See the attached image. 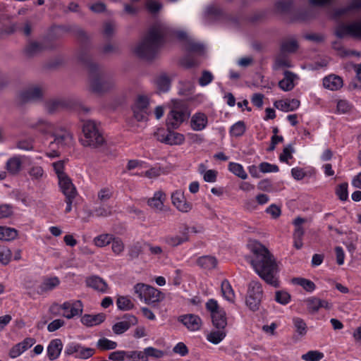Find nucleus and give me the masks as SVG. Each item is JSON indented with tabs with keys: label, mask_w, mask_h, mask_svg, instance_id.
<instances>
[{
	"label": "nucleus",
	"mask_w": 361,
	"mask_h": 361,
	"mask_svg": "<svg viewBox=\"0 0 361 361\" xmlns=\"http://www.w3.org/2000/svg\"><path fill=\"white\" fill-rule=\"evenodd\" d=\"M172 36L184 41L185 44L187 39H190L183 31L173 32L165 25L158 23L149 28L143 39L135 48V52L140 58L152 59L159 47Z\"/></svg>",
	"instance_id": "nucleus-1"
},
{
	"label": "nucleus",
	"mask_w": 361,
	"mask_h": 361,
	"mask_svg": "<svg viewBox=\"0 0 361 361\" xmlns=\"http://www.w3.org/2000/svg\"><path fill=\"white\" fill-rule=\"evenodd\" d=\"M250 249L253 257L249 261L255 272L268 284L278 287L277 265L269 251L257 242L252 243Z\"/></svg>",
	"instance_id": "nucleus-2"
},
{
	"label": "nucleus",
	"mask_w": 361,
	"mask_h": 361,
	"mask_svg": "<svg viewBox=\"0 0 361 361\" xmlns=\"http://www.w3.org/2000/svg\"><path fill=\"white\" fill-rule=\"evenodd\" d=\"M78 59L85 66L90 73V90L97 94H103L113 90L115 82L107 77L101 68L92 61V57L85 51L78 54Z\"/></svg>",
	"instance_id": "nucleus-3"
},
{
	"label": "nucleus",
	"mask_w": 361,
	"mask_h": 361,
	"mask_svg": "<svg viewBox=\"0 0 361 361\" xmlns=\"http://www.w3.org/2000/svg\"><path fill=\"white\" fill-rule=\"evenodd\" d=\"M190 116L188 105L183 101L173 100L171 111L167 115L166 126L171 133L177 129Z\"/></svg>",
	"instance_id": "nucleus-4"
},
{
	"label": "nucleus",
	"mask_w": 361,
	"mask_h": 361,
	"mask_svg": "<svg viewBox=\"0 0 361 361\" xmlns=\"http://www.w3.org/2000/svg\"><path fill=\"white\" fill-rule=\"evenodd\" d=\"M133 289L140 300L148 305L159 302L164 298V295L161 291L145 283H137L134 286Z\"/></svg>",
	"instance_id": "nucleus-5"
},
{
	"label": "nucleus",
	"mask_w": 361,
	"mask_h": 361,
	"mask_svg": "<svg viewBox=\"0 0 361 361\" xmlns=\"http://www.w3.org/2000/svg\"><path fill=\"white\" fill-rule=\"evenodd\" d=\"M334 35L339 39L351 37L361 40V20L349 23H340L336 27Z\"/></svg>",
	"instance_id": "nucleus-6"
},
{
	"label": "nucleus",
	"mask_w": 361,
	"mask_h": 361,
	"mask_svg": "<svg viewBox=\"0 0 361 361\" xmlns=\"http://www.w3.org/2000/svg\"><path fill=\"white\" fill-rule=\"evenodd\" d=\"M262 295L263 292L261 284L257 281L250 282L245 300L246 305L250 310L256 311L259 310Z\"/></svg>",
	"instance_id": "nucleus-7"
},
{
	"label": "nucleus",
	"mask_w": 361,
	"mask_h": 361,
	"mask_svg": "<svg viewBox=\"0 0 361 361\" xmlns=\"http://www.w3.org/2000/svg\"><path fill=\"white\" fill-rule=\"evenodd\" d=\"M59 309L63 311L62 315L70 319L82 313V304L80 300L66 301L61 305H53L50 307V311L54 313Z\"/></svg>",
	"instance_id": "nucleus-8"
},
{
	"label": "nucleus",
	"mask_w": 361,
	"mask_h": 361,
	"mask_svg": "<svg viewBox=\"0 0 361 361\" xmlns=\"http://www.w3.org/2000/svg\"><path fill=\"white\" fill-rule=\"evenodd\" d=\"M95 350L92 348L85 347L78 343H68L64 353L67 355H72L76 359H87L92 357Z\"/></svg>",
	"instance_id": "nucleus-9"
},
{
	"label": "nucleus",
	"mask_w": 361,
	"mask_h": 361,
	"mask_svg": "<svg viewBox=\"0 0 361 361\" xmlns=\"http://www.w3.org/2000/svg\"><path fill=\"white\" fill-rule=\"evenodd\" d=\"M44 89L40 85H31L22 90L18 94V100L21 104L35 102L42 98Z\"/></svg>",
	"instance_id": "nucleus-10"
},
{
	"label": "nucleus",
	"mask_w": 361,
	"mask_h": 361,
	"mask_svg": "<svg viewBox=\"0 0 361 361\" xmlns=\"http://www.w3.org/2000/svg\"><path fill=\"white\" fill-rule=\"evenodd\" d=\"M33 128H35L39 133L48 134L49 135H64L66 133L72 134L63 126H56L44 121H39Z\"/></svg>",
	"instance_id": "nucleus-11"
},
{
	"label": "nucleus",
	"mask_w": 361,
	"mask_h": 361,
	"mask_svg": "<svg viewBox=\"0 0 361 361\" xmlns=\"http://www.w3.org/2000/svg\"><path fill=\"white\" fill-rule=\"evenodd\" d=\"M72 104L73 102L70 99L56 98L47 101L44 104V106L46 111L49 114H52L61 109L69 108Z\"/></svg>",
	"instance_id": "nucleus-12"
},
{
	"label": "nucleus",
	"mask_w": 361,
	"mask_h": 361,
	"mask_svg": "<svg viewBox=\"0 0 361 361\" xmlns=\"http://www.w3.org/2000/svg\"><path fill=\"white\" fill-rule=\"evenodd\" d=\"M166 195L161 190L154 192L152 197L147 200L148 206L157 213H161L166 210L164 201Z\"/></svg>",
	"instance_id": "nucleus-13"
},
{
	"label": "nucleus",
	"mask_w": 361,
	"mask_h": 361,
	"mask_svg": "<svg viewBox=\"0 0 361 361\" xmlns=\"http://www.w3.org/2000/svg\"><path fill=\"white\" fill-rule=\"evenodd\" d=\"M173 204L180 212H188L191 210L192 204L188 202L184 193L181 190H176L171 194Z\"/></svg>",
	"instance_id": "nucleus-14"
},
{
	"label": "nucleus",
	"mask_w": 361,
	"mask_h": 361,
	"mask_svg": "<svg viewBox=\"0 0 361 361\" xmlns=\"http://www.w3.org/2000/svg\"><path fill=\"white\" fill-rule=\"evenodd\" d=\"M305 303L310 313L317 312L320 308L330 309L331 305L326 301L316 297H310L305 300Z\"/></svg>",
	"instance_id": "nucleus-15"
},
{
	"label": "nucleus",
	"mask_w": 361,
	"mask_h": 361,
	"mask_svg": "<svg viewBox=\"0 0 361 361\" xmlns=\"http://www.w3.org/2000/svg\"><path fill=\"white\" fill-rule=\"evenodd\" d=\"M59 185L65 197L77 196L78 192L76 188L68 176L59 179Z\"/></svg>",
	"instance_id": "nucleus-16"
},
{
	"label": "nucleus",
	"mask_w": 361,
	"mask_h": 361,
	"mask_svg": "<svg viewBox=\"0 0 361 361\" xmlns=\"http://www.w3.org/2000/svg\"><path fill=\"white\" fill-rule=\"evenodd\" d=\"M180 321L190 331L199 330L202 325L201 319L195 314L181 316Z\"/></svg>",
	"instance_id": "nucleus-17"
},
{
	"label": "nucleus",
	"mask_w": 361,
	"mask_h": 361,
	"mask_svg": "<svg viewBox=\"0 0 361 361\" xmlns=\"http://www.w3.org/2000/svg\"><path fill=\"white\" fill-rule=\"evenodd\" d=\"M86 284L88 287L101 293H106L108 285L106 282L99 276H92L86 279Z\"/></svg>",
	"instance_id": "nucleus-18"
},
{
	"label": "nucleus",
	"mask_w": 361,
	"mask_h": 361,
	"mask_svg": "<svg viewBox=\"0 0 361 361\" xmlns=\"http://www.w3.org/2000/svg\"><path fill=\"white\" fill-rule=\"evenodd\" d=\"M79 142L86 147L101 148L105 144L104 137H80Z\"/></svg>",
	"instance_id": "nucleus-19"
},
{
	"label": "nucleus",
	"mask_w": 361,
	"mask_h": 361,
	"mask_svg": "<svg viewBox=\"0 0 361 361\" xmlns=\"http://www.w3.org/2000/svg\"><path fill=\"white\" fill-rule=\"evenodd\" d=\"M188 228L181 235H167L164 238V242L171 247H176L189 240Z\"/></svg>",
	"instance_id": "nucleus-20"
},
{
	"label": "nucleus",
	"mask_w": 361,
	"mask_h": 361,
	"mask_svg": "<svg viewBox=\"0 0 361 361\" xmlns=\"http://www.w3.org/2000/svg\"><path fill=\"white\" fill-rule=\"evenodd\" d=\"M207 124V117L203 113H196L191 118L190 127L194 130H202L206 127Z\"/></svg>",
	"instance_id": "nucleus-21"
},
{
	"label": "nucleus",
	"mask_w": 361,
	"mask_h": 361,
	"mask_svg": "<svg viewBox=\"0 0 361 361\" xmlns=\"http://www.w3.org/2000/svg\"><path fill=\"white\" fill-rule=\"evenodd\" d=\"M63 344L60 339L52 340L47 347V355L51 360L56 359L61 354Z\"/></svg>",
	"instance_id": "nucleus-22"
},
{
	"label": "nucleus",
	"mask_w": 361,
	"mask_h": 361,
	"mask_svg": "<svg viewBox=\"0 0 361 361\" xmlns=\"http://www.w3.org/2000/svg\"><path fill=\"white\" fill-rule=\"evenodd\" d=\"M82 128L84 135H102L103 133L100 126L93 121H85Z\"/></svg>",
	"instance_id": "nucleus-23"
},
{
	"label": "nucleus",
	"mask_w": 361,
	"mask_h": 361,
	"mask_svg": "<svg viewBox=\"0 0 361 361\" xmlns=\"http://www.w3.org/2000/svg\"><path fill=\"white\" fill-rule=\"evenodd\" d=\"M106 319L103 313L97 314H85L81 318V322L87 326H93L102 323Z\"/></svg>",
	"instance_id": "nucleus-24"
},
{
	"label": "nucleus",
	"mask_w": 361,
	"mask_h": 361,
	"mask_svg": "<svg viewBox=\"0 0 361 361\" xmlns=\"http://www.w3.org/2000/svg\"><path fill=\"white\" fill-rule=\"evenodd\" d=\"M300 106V101L293 99L288 101L279 100L274 102V106L283 111H292L297 109Z\"/></svg>",
	"instance_id": "nucleus-25"
},
{
	"label": "nucleus",
	"mask_w": 361,
	"mask_h": 361,
	"mask_svg": "<svg viewBox=\"0 0 361 361\" xmlns=\"http://www.w3.org/2000/svg\"><path fill=\"white\" fill-rule=\"evenodd\" d=\"M323 85L331 90H337L343 85V80L337 75H329L323 80Z\"/></svg>",
	"instance_id": "nucleus-26"
},
{
	"label": "nucleus",
	"mask_w": 361,
	"mask_h": 361,
	"mask_svg": "<svg viewBox=\"0 0 361 361\" xmlns=\"http://www.w3.org/2000/svg\"><path fill=\"white\" fill-rule=\"evenodd\" d=\"M60 284V280L57 276L45 278L40 284L39 289L40 293H46L56 288Z\"/></svg>",
	"instance_id": "nucleus-27"
},
{
	"label": "nucleus",
	"mask_w": 361,
	"mask_h": 361,
	"mask_svg": "<svg viewBox=\"0 0 361 361\" xmlns=\"http://www.w3.org/2000/svg\"><path fill=\"white\" fill-rule=\"evenodd\" d=\"M296 75L288 71L284 72V78L279 82V87L283 91H290L293 89L295 85L293 82Z\"/></svg>",
	"instance_id": "nucleus-28"
},
{
	"label": "nucleus",
	"mask_w": 361,
	"mask_h": 361,
	"mask_svg": "<svg viewBox=\"0 0 361 361\" xmlns=\"http://www.w3.org/2000/svg\"><path fill=\"white\" fill-rule=\"evenodd\" d=\"M44 49L45 47L41 43L32 42L25 47L24 54L27 57L31 58L42 52Z\"/></svg>",
	"instance_id": "nucleus-29"
},
{
	"label": "nucleus",
	"mask_w": 361,
	"mask_h": 361,
	"mask_svg": "<svg viewBox=\"0 0 361 361\" xmlns=\"http://www.w3.org/2000/svg\"><path fill=\"white\" fill-rule=\"evenodd\" d=\"M197 264L204 269H212L217 265V260L214 257L207 255L198 258Z\"/></svg>",
	"instance_id": "nucleus-30"
},
{
	"label": "nucleus",
	"mask_w": 361,
	"mask_h": 361,
	"mask_svg": "<svg viewBox=\"0 0 361 361\" xmlns=\"http://www.w3.org/2000/svg\"><path fill=\"white\" fill-rule=\"evenodd\" d=\"M22 161L20 157H13L6 162V169L11 174H17L21 169Z\"/></svg>",
	"instance_id": "nucleus-31"
},
{
	"label": "nucleus",
	"mask_w": 361,
	"mask_h": 361,
	"mask_svg": "<svg viewBox=\"0 0 361 361\" xmlns=\"http://www.w3.org/2000/svg\"><path fill=\"white\" fill-rule=\"evenodd\" d=\"M212 319L213 325L216 329H225L227 325L226 312L224 310L214 313V314L212 316Z\"/></svg>",
	"instance_id": "nucleus-32"
},
{
	"label": "nucleus",
	"mask_w": 361,
	"mask_h": 361,
	"mask_svg": "<svg viewBox=\"0 0 361 361\" xmlns=\"http://www.w3.org/2000/svg\"><path fill=\"white\" fill-rule=\"evenodd\" d=\"M185 49L189 52L202 55L204 53V46L199 42H195L192 39H187Z\"/></svg>",
	"instance_id": "nucleus-33"
},
{
	"label": "nucleus",
	"mask_w": 361,
	"mask_h": 361,
	"mask_svg": "<svg viewBox=\"0 0 361 361\" xmlns=\"http://www.w3.org/2000/svg\"><path fill=\"white\" fill-rule=\"evenodd\" d=\"M221 293L224 298L230 302H234L235 301V293L227 280H224L221 283Z\"/></svg>",
	"instance_id": "nucleus-34"
},
{
	"label": "nucleus",
	"mask_w": 361,
	"mask_h": 361,
	"mask_svg": "<svg viewBox=\"0 0 361 361\" xmlns=\"http://www.w3.org/2000/svg\"><path fill=\"white\" fill-rule=\"evenodd\" d=\"M114 236L112 234L102 233L93 239V243L98 247H105L111 243L114 240Z\"/></svg>",
	"instance_id": "nucleus-35"
},
{
	"label": "nucleus",
	"mask_w": 361,
	"mask_h": 361,
	"mask_svg": "<svg viewBox=\"0 0 361 361\" xmlns=\"http://www.w3.org/2000/svg\"><path fill=\"white\" fill-rule=\"evenodd\" d=\"M292 282L294 284L302 287L304 290L310 293L313 292L316 288V286L314 282L305 278H294L293 279Z\"/></svg>",
	"instance_id": "nucleus-36"
},
{
	"label": "nucleus",
	"mask_w": 361,
	"mask_h": 361,
	"mask_svg": "<svg viewBox=\"0 0 361 361\" xmlns=\"http://www.w3.org/2000/svg\"><path fill=\"white\" fill-rule=\"evenodd\" d=\"M226 335L225 329H217V330L212 331L207 335V338L209 342L218 344L225 338Z\"/></svg>",
	"instance_id": "nucleus-37"
},
{
	"label": "nucleus",
	"mask_w": 361,
	"mask_h": 361,
	"mask_svg": "<svg viewBox=\"0 0 361 361\" xmlns=\"http://www.w3.org/2000/svg\"><path fill=\"white\" fill-rule=\"evenodd\" d=\"M350 67L353 68L356 73V79L351 81L349 87L350 88L355 89H361V63L360 64H353L350 63L348 65Z\"/></svg>",
	"instance_id": "nucleus-38"
},
{
	"label": "nucleus",
	"mask_w": 361,
	"mask_h": 361,
	"mask_svg": "<svg viewBox=\"0 0 361 361\" xmlns=\"http://www.w3.org/2000/svg\"><path fill=\"white\" fill-rule=\"evenodd\" d=\"M298 49V44L295 39H287L282 42L281 51L283 53H294Z\"/></svg>",
	"instance_id": "nucleus-39"
},
{
	"label": "nucleus",
	"mask_w": 361,
	"mask_h": 361,
	"mask_svg": "<svg viewBox=\"0 0 361 361\" xmlns=\"http://www.w3.org/2000/svg\"><path fill=\"white\" fill-rule=\"evenodd\" d=\"M228 170L234 175L245 180L247 178V174L244 170L243 166L235 162H230L228 164Z\"/></svg>",
	"instance_id": "nucleus-40"
},
{
	"label": "nucleus",
	"mask_w": 361,
	"mask_h": 361,
	"mask_svg": "<svg viewBox=\"0 0 361 361\" xmlns=\"http://www.w3.org/2000/svg\"><path fill=\"white\" fill-rule=\"evenodd\" d=\"M156 84L159 91L166 92L170 88L171 80L166 74H162L156 79Z\"/></svg>",
	"instance_id": "nucleus-41"
},
{
	"label": "nucleus",
	"mask_w": 361,
	"mask_h": 361,
	"mask_svg": "<svg viewBox=\"0 0 361 361\" xmlns=\"http://www.w3.org/2000/svg\"><path fill=\"white\" fill-rule=\"evenodd\" d=\"M116 305L119 310L128 311L133 308L134 304L127 296H118L116 300Z\"/></svg>",
	"instance_id": "nucleus-42"
},
{
	"label": "nucleus",
	"mask_w": 361,
	"mask_h": 361,
	"mask_svg": "<svg viewBox=\"0 0 361 361\" xmlns=\"http://www.w3.org/2000/svg\"><path fill=\"white\" fill-rule=\"evenodd\" d=\"M305 234V230L302 227L295 228L293 232V246L299 250L303 246L302 238Z\"/></svg>",
	"instance_id": "nucleus-43"
},
{
	"label": "nucleus",
	"mask_w": 361,
	"mask_h": 361,
	"mask_svg": "<svg viewBox=\"0 0 361 361\" xmlns=\"http://www.w3.org/2000/svg\"><path fill=\"white\" fill-rule=\"evenodd\" d=\"M1 240L8 241L15 239L18 233L17 231L12 228L1 226Z\"/></svg>",
	"instance_id": "nucleus-44"
},
{
	"label": "nucleus",
	"mask_w": 361,
	"mask_h": 361,
	"mask_svg": "<svg viewBox=\"0 0 361 361\" xmlns=\"http://www.w3.org/2000/svg\"><path fill=\"white\" fill-rule=\"evenodd\" d=\"M111 250L114 255L117 256H120L124 251L125 245L123 240L119 238L114 236V240L111 242Z\"/></svg>",
	"instance_id": "nucleus-45"
},
{
	"label": "nucleus",
	"mask_w": 361,
	"mask_h": 361,
	"mask_svg": "<svg viewBox=\"0 0 361 361\" xmlns=\"http://www.w3.org/2000/svg\"><path fill=\"white\" fill-rule=\"evenodd\" d=\"M126 360L132 361H147L146 355L143 351H126Z\"/></svg>",
	"instance_id": "nucleus-46"
},
{
	"label": "nucleus",
	"mask_w": 361,
	"mask_h": 361,
	"mask_svg": "<svg viewBox=\"0 0 361 361\" xmlns=\"http://www.w3.org/2000/svg\"><path fill=\"white\" fill-rule=\"evenodd\" d=\"M294 327L297 333L303 336L307 334V325L304 320L299 317H295L293 319Z\"/></svg>",
	"instance_id": "nucleus-47"
},
{
	"label": "nucleus",
	"mask_w": 361,
	"mask_h": 361,
	"mask_svg": "<svg viewBox=\"0 0 361 361\" xmlns=\"http://www.w3.org/2000/svg\"><path fill=\"white\" fill-rule=\"evenodd\" d=\"M97 346L102 350H113L117 347V343L106 338H102L99 339Z\"/></svg>",
	"instance_id": "nucleus-48"
},
{
	"label": "nucleus",
	"mask_w": 361,
	"mask_h": 361,
	"mask_svg": "<svg viewBox=\"0 0 361 361\" xmlns=\"http://www.w3.org/2000/svg\"><path fill=\"white\" fill-rule=\"evenodd\" d=\"M324 357V354L318 350H310L301 356L304 361H319Z\"/></svg>",
	"instance_id": "nucleus-49"
},
{
	"label": "nucleus",
	"mask_w": 361,
	"mask_h": 361,
	"mask_svg": "<svg viewBox=\"0 0 361 361\" xmlns=\"http://www.w3.org/2000/svg\"><path fill=\"white\" fill-rule=\"evenodd\" d=\"M142 252V247L141 243H135L128 247V256L130 259L138 258Z\"/></svg>",
	"instance_id": "nucleus-50"
},
{
	"label": "nucleus",
	"mask_w": 361,
	"mask_h": 361,
	"mask_svg": "<svg viewBox=\"0 0 361 361\" xmlns=\"http://www.w3.org/2000/svg\"><path fill=\"white\" fill-rule=\"evenodd\" d=\"M158 140L166 145H178L184 142V137H158Z\"/></svg>",
	"instance_id": "nucleus-51"
},
{
	"label": "nucleus",
	"mask_w": 361,
	"mask_h": 361,
	"mask_svg": "<svg viewBox=\"0 0 361 361\" xmlns=\"http://www.w3.org/2000/svg\"><path fill=\"white\" fill-rule=\"evenodd\" d=\"M348 186L347 183H343L336 189V194L341 201H345L348 198Z\"/></svg>",
	"instance_id": "nucleus-52"
},
{
	"label": "nucleus",
	"mask_w": 361,
	"mask_h": 361,
	"mask_svg": "<svg viewBox=\"0 0 361 361\" xmlns=\"http://www.w3.org/2000/svg\"><path fill=\"white\" fill-rule=\"evenodd\" d=\"M149 104V98L146 95H138L134 108L145 110Z\"/></svg>",
	"instance_id": "nucleus-53"
},
{
	"label": "nucleus",
	"mask_w": 361,
	"mask_h": 361,
	"mask_svg": "<svg viewBox=\"0 0 361 361\" xmlns=\"http://www.w3.org/2000/svg\"><path fill=\"white\" fill-rule=\"evenodd\" d=\"M289 67H291V63L290 61L286 56H279L276 59L274 65V70Z\"/></svg>",
	"instance_id": "nucleus-54"
},
{
	"label": "nucleus",
	"mask_w": 361,
	"mask_h": 361,
	"mask_svg": "<svg viewBox=\"0 0 361 361\" xmlns=\"http://www.w3.org/2000/svg\"><path fill=\"white\" fill-rule=\"evenodd\" d=\"M144 353L146 355L147 361H148L149 357H153L155 358H161L164 355V353L162 350L157 349L153 347H147L144 349Z\"/></svg>",
	"instance_id": "nucleus-55"
},
{
	"label": "nucleus",
	"mask_w": 361,
	"mask_h": 361,
	"mask_svg": "<svg viewBox=\"0 0 361 361\" xmlns=\"http://www.w3.org/2000/svg\"><path fill=\"white\" fill-rule=\"evenodd\" d=\"M130 325V323L127 321H121L119 322L116 323L113 326L112 329L113 331L116 334H121L126 331L129 328Z\"/></svg>",
	"instance_id": "nucleus-56"
},
{
	"label": "nucleus",
	"mask_w": 361,
	"mask_h": 361,
	"mask_svg": "<svg viewBox=\"0 0 361 361\" xmlns=\"http://www.w3.org/2000/svg\"><path fill=\"white\" fill-rule=\"evenodd\" d=\"M11 258V250L5 247L0 245V262L3 264H7Z\"/></svg>",
	"instance_id": "nucleus-57"
},
{
	"label": "nucleus",
	"mask_w": 361,
	"mask_h": 361,
	"mask_svg": "<svg viewBox=\"0 0 361 361\" xmlns=\"http://www.w3.org/2000/svg\"><path fill=\"white\" fill-rule=\"evenodd\" d=\"M275 300L281 305H286L290 300V295L286 291L279 290L276 293Z\"/></svg>",
	"instance_id": "nucleus-58"
},
{
	"label": "nucleus",
	"mask_w": 361,
	"mask_h": 361,
	"mask_svg": "<svg viewBox=\"0 0 361 361\" xmlns=\"http://www.w3.org/2000/svg\"><path fill=\"white\" fill-rule=\"evenodd\" d=\"M245 132V125L243 121H238L231 128V135H243Z\"/></svg>",
	"instance_id": "nucleus-59"
},
{
	"label": "nucleus",
	"mask_w": 361,
	"mask_h": 361,
	"mask_svg": "<svg viewBox=\"0 0 361 361\" xmlns=\"http://www.w3.org/2000/svg\"><path fill=\"white\" fill-rule=\"evenodd\" d=\"M145 6L149 13L154 14L161 9L162 4L157 1L149 0L146 2Z\"/></svg>",
	"instance_id": "nucleus-60"
},
{
	"label": "nucleus",
	"mask_w": 361,
	"mask_h": 361,
	"mask_svg": "<svg viewBox=\"0 0 361 361\" xmlns=\"http://www.w3.org/2000/svg\"><path fill=\"white\" fill-rule=\"evenodd\" d=\"M116 25L114 22H106L104 24L103 34L106 38H111L116 30Z\"/></svg>",
	"instance_id": "nucleus-61"
},
{
	"label": "nucleus",
	"mask_w": 361,
	"mask_h": 361,
	"mask_svg": "<svg viewBox=\"0 0 361 361\" xmlns=\"http://www.w3.org/2000/svg\"><path fill=\"white\" fill-rule=\"evenodd\" d=\"M206 308L211 313V316H213L214 313L223 310L220 308L216 300L214 299H209L206 303Z\"/></svg>",
	"instance_id": "nucleus-62"
},
{
	"label": "nucleus",
	"mask_w": 361,
	"mask_h": 361,
	"mask_svg": "<svg viewBox=\"0 0 361 361\" xmlns=\"http://www.w3.org/2000/svg\"><path fill=\"white\" fill-rule=\"evenodd\" d=\"M214 76L211 72L203 71L201 77L199 78V84L201 86H206L213 80Z\"/></svg>",
	"instance_id": "nucleus-63"
},
{
	"label": "nucleus",
	"mask_w": 361,
	"mask_h": 361,
	"mask_svg": "<svg viewBox=\"0 0 361 361\" xmlns=\"http://www.w3.org/2000/svg\"><path fill=\"white\" fill-rule=\"evenodd\" d=\"M93 214L97 217H106L111 214V209L109 207L101 206L94 209Z\"/></svg>",
	"instance_id": "nucleus-64"
}]
</instances>
